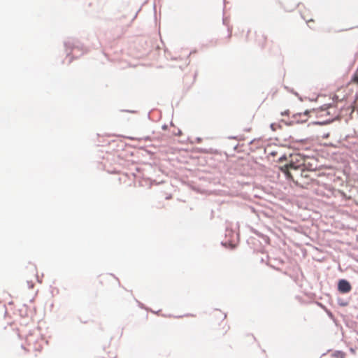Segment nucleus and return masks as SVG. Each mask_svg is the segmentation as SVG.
<instances>
[{
    "mask_svg": "<svg viewBox=\"0 0 358 358\" xmlns=\"http://www.w3.org/2000/svg\"><path fill=\"white\" fill-rule=\"evenodd\" d=\"M118 280L112 274H103L99 277L98 282L101 286L110 287L115 285Z\"/></svg>",
    "mask_w": 358,
    "mask_h": 358,
    "instance_id": "nucleus-1",
    "label": "nucleus"
},
{
    "mask_svg": "<svg viewBox=\"0 0 358 358\" xmlns=\"http://www.w3.org/2000/svg\"><path fill=\"white\" fill-rule=\"evenodd\" d=\"M338 289L341 293H348L351 290L352 287L348 281L342 279L338 281Z\"/></svg>",
    "mask_w": 358,
    "mask_h": 358,
    "instance_id": "nucleus-2",
    "label": "nucleus"
},
{
    "mask_svg": "<svg viewBox=\"0 0 358 358\" xmlns=\"http://www.w3.org/2000/svg\"><path fill=\"white\" fill-rule=\"evenodd\" d=\"M308 109H306L303 113H295L292 116V123L296 122L299 123V122H306L308 120Z\"/></svg>",
    "mask_w": 358,
    "mask_h": 358,
    "instance_id": "nucleus-3",
    "label": "nucleus"
},
{
    "mask_svg": "<svg viewBox=\"0 0 358 358\" xmlns=\"http://www.w3.org/2000/svg\"><path fill=\"white\" fill-rule=\"evenodd\" d=\"M213 315L214 317H218L222 320H224L226 318V315L220 310H215Z\"/></svg>",
    "mask_w": 358,
    "mask_h": 358,
    "instance_id": "nucleus-4",
    "label": "nucleus"
},
{
    "mask_svg": "<svg viewBox=\"0 0 358 358\" xmlns=\"http://www.w3.org/2000/svg\"><path fill=\"white\" fill-rule=\"evenodd\" d=\"M96 358H114L113 355L110 352H103L100 355L96 357Z\"/></svg>",
    "mask_w": 358,
    "mask_h": 358,
    "instance_id": "nucleus-5",
    "label": "nucleus"
},
{
    "mask_svg": "<svg viewBox=\"0 0 358 358\" xmlns=\"http://www.w3.org/2000/svg\"><path fill=\"white\" fill-rule=\"evenodd\" d=\"M289 168H291V164L285 165L284 168L282 169L283 172L288 176H290Z\"/></svg>",
    "mask_w": 358,
    "mask_h": 358,
    "instance_id": "nucleus-6",
    "label": "nucleus"
},
{
    "mask_svg": "<svg viewBox=\"0 0 358 358\" xmlns=\"http://www.w3.org/2000/svg\"><path fill=\"white\" fill-rule=\"evenodd\" d=\"M294 155L292 153V158L294 157Z\"/></svg>",
    "mask_w": 358,
    "mask_h": 358,
    "instance_id": "nucleus-7",
    "label": "nucleus"
},
{
    "mask_svg": "<svg viewBox=\"0 0 358 358\" xmlns=\"http://www.w3.org/2000/svg\"><path fill=\"white\" fill-rule=\"evenodd\" d=\"M357 318H358V315H357Z\"/></svg>",
    "mask_w": 358,
    "mask_h": 358,
    "instance_id": "nucleus-8",
    "label": "nucleus"
}]
</instances>
